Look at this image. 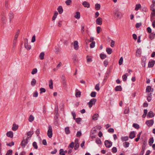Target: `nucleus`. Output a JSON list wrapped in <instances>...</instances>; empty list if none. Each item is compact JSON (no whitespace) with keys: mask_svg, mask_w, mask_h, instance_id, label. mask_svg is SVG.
<instances>
[{"mask_svg":"<svg viewBox=\"0 0 155 155\" xmlns=\"http://www.w3.org/2000/svg\"><path fill=\"white\" fill-rule=\"evenodd\" d=\"M114 14L115 17L117 18H120L122 16L121 12L118 8L115 9L114 12Z\"/></svg>","mask_w":155,"mask_h":155,"instance_id":"obj_1","label":"nucleus"},{"mask_svg":"<svg viewBox=\"0 0 155 155\" xmlns=\"http://www.w3.org/2000/svg\"><path fill=\"white\" fill-rule=\"evenodd\" d=\"M48 128L47 135L49 138H51L52 137L53 135L52 129L51 126H49Z\"/></svg>","mask_w":155,"mask_h":155,"instance_id":"obj_2","label":"nucleus"},{"mask_svg":"<svg viewBox=\"0 0 155 155\" xmlns=\"http://www.w3.org/2000/svg\"><path fill=\"white\" fill-rule=\"evenodd\" d=\"M97 100L95 98L92 99L88 103L89 107L91 108L93 105L95 104V102H96Z\"/></svg>","mask_w":155,"mask_h":155,"instance_id":"obj_3","label":"nucleus"},{"mask_svg":"<svg viewBox=\"0 0 155 155\" xmlns=\"http://www.w3.org/2000/svg\"><path fill=\"white\" fill-rule=\"evenodd\" d=\"M28 39H25L24 41V45L25 48L28 50H29L31 48V46L30 45H28Z\"/></svg>","mask_w":155,"mask_h":155,"instance_id":"obj_4","label":"nucleus"},{"mask_svg":"<svg viewBox=\"0 0 155 155\" xmlns=\"http://www.w3.org/2000/svg\"><path fill=\"white\" fill-rule=\"evenodd\" d=\"M73 46L75 50H78L79 48L78 43L77 41H75L74 42Z\"/></svg>","mask_w":155,"mask_h":155,"instance_id":"obj_5","label":"nucleus"},{"mask_svg":"<svg viewBox=\"0 0 155 155\" xmlns=\"http://www.w3.org/2000/svg\"><path fill=\"white\" fill-rule=\"evenodd\" d=\"M96 23L97 25H101L102 23V19L101 17L98 18L96 20Z\"/></svg>","mask_w":155,"mask_h":155,"instance_id":"obj_6","label":"nucleus"},{"mask_svg":"<svg viewBox=\"0 0 155 155\" xmlns=\"http://www.w3.org/2000/svg\"><path fill=\"white\" fill-rule=\"evenodd\" d=\"M104 144L106 147H110L112 145V143L108 140H106L105 141Z\"/></svg>","mask_w":155,"mask_h":155,"instance_id":"obj_7","label":"nucleus"},{"mask_svg":"<svg viewBox=\"0 0 155 155\" xmlns=\"http://www.w3.org/2000/svg\"><path fill=\"white\" fill-rule=\"evenodd\" d=\"M19 31H17L15 35L14 38L13 40V44L14 45L15 44L16 42V41L19 35Z\"/></svg>","mask_w":155,"mask_h":155,"instance_id":"obj_8","label":"nucleus"},{"mask_svg":"<svg viewBox=\"0 0 155 155\" xmlns=\"http://www.w3.org/2000/svg\"><path fill=\"white\" fill-rule=\"evenodd\" d=\"M153 123L154 121L153 120H147L146 122L147 125L148 127L151 126L153 124Z\"/></svg>","mask_w":155,"mask_h":155,"instance_id":"obj_9","label":"nucleus"},{"mask_svg":"<svg viewBox=\"0 0 155 155\" xmlns=\"http://www.w3.org/2000/svg\"><path fill=\"white\" fill-rule=\"evenodd\" d=\"M6 135L8 137L12 138L13 136V133L12 131H9L7 133Z\"/></svg>","mask_w":155,"mask_h":155,"instance_id":"obj_10","label":"nucleus"},{"mask_svg":"<svg viewBox=\"0 0 155 155\" xmlns=\"http://www.w3.org/2000/svg\"><path fill=\"white\" fill-rule=\"evenodd\" d=\"M82 5L84 7L89 8L90 7V5L89 3L86 1H84L82 3Z\"/></svg>","mask_w":155,"mask_h":155,"instance_id":"obj_11","label":"nucleus"},{"mask_svg":"<svg viewBox=\"0 0 155 155\" xmlns=\"http://www.w3.org/2000/svg\"><path fill=\"white\" fill-rule=\"evenodd\" d=\"M57 10L59 14H62L63 11L62 6H59L57 8Z\"/></svg>","mask_w":155,"mask_h":155,"instance_id":"obj_12","label":"nucleus"},{"mask_svg":"<svg viewBox=\"0 0 155 155\" xmlns=\"http://www.w3.org/2000/svg\"><path fill=\"white\" fill-rule=\"evenodd\" d=\"M155 63V61L154 60H152L151 61H150L148 64L149 67L151 68L153 67Z\"/></svg>","mask_w":155,"mask_h":155,"instance_id":"obj_13","label":"nucleus"},{"mask_svg":"<svg viewBox=\"0 0 155 155\" xmlns=\"http://www.w3.org/2000/svg\"><path fill=\"white\" fill-rule=\"evenodd\" d=\"M18 125H17L15 124H14L12 125V129L14 131H16L18 129Z\"/></svg>","mask_w":155,"mask_h":155,"instance_id":"obj_14","label":"nucleus"},{"mask_svg":"<svg viewBox=\"0 0 155 155\" xmlns=\"http://www.w3.org/2000/svg\"><path fill=\"white\" fill-rule=\"evenodd\" d=\"M33 134V131H30L28 132L27 133V139H28L29 138L31 137Z\"/></svg>","mask_w":155,"mask_h":155,"instance_id":"obj_15","label":"nucleus"},{"mask_svg":"<svg viewBox=\"0 0 155 155\" xmlns=\"http://www.w3.org/2000/svg\"><path fill=\"white\" fill-rule=\"evenodd\" d=\"M28 139L27 138L26 139V140H23L21 143V145L22 146L24 147H25V146L28 143Z\"/></svg>","mask_w":155,"mask_h":155,"instance_id":"obj_16","label":"nucleus"},{"mask_svg":"<svg viewBox=\"0 0 155 155\" xmlns=\"http://www.w3.org/2000/svg\"><path fill=\"white\" fill-rule=\"evenodd\" d=\"M80 13L79 12H75L74 17L77 19H79L80 17Z\"/></svg>","mask_w":155,"mask_h":155,"instance_id":"obj_17","label":"nucleus"},{"mask_svg":"<svg viewBox=\"0 0 155 155\" xmlns=\"http://www.w3.org/2000/svg\"><path fill=\"white\" fill-rule=\"evenodd\" d=\"M87 62L89 63L92 61V57L91 56L87 55L86 57Z\"/></svg>","mask_w":155,"mask_h":155,"instance_id":"obj_18","label":"nucleus"},{"mask_svg":"<svg viewBox=\"0 0 155 155\" xmlns=\"http://www.w3.org/2000/svg\"><path fill=\"white\" fill-rule=\"evenodd\" d=\"M153 89L151 88V86H147L146 89V92H150L153 91Z\"/></svg>","mask_w":155,"mask_h":155,"instance_id":"obj_19","label":"nucleus"},{"mask_svg":"<svg viewBox=\"0 0 155 155\" xmlns=\"http://www.w3.org/2000/svg\"><path fill=\"white\" fill-rule=\"evenodd\" d=\"M129 138L130 139H133L135 137V134L134 131L131 132L129 135Z\"/></svg>","mask_w":155,"mask_h":155,"instance_id":"obj_20","label":"nucleus"},{"mask_svg":"<svg viewBox=\"0 0 155 155\" xmlns=\"http://www.w3.org/2000/svg\"><path fill=\"white\" fill-rule=\"evenodd\" d=\"M141 54V51L140 49H138L137 50L136 52V55L138 57H140Z\"/></svg>","mask_w":155,"mask_h":155,"instance_id":"obj_21","label":"nucleus"},{"mask_svg":"<svg viewBox=\"0 0 155 155\" xmlns=\"http://www.w3.org/2000/svg\"><path fill=\"white\" fill-rule=\"evenodd\" d=\"M99 115L97 114H95L93 115L92 117V119L94 120H96L98 119Z\"/></svg>","mask_w":155,"mask_h":155,"instance_id":"obj_22","label":"nucleus"},{"mask_svg":"<svg viewBox=\"0 0 155 155\" xmlns=\"http://www.w3.org/2000/svg\"><path fill=\"white\" fill-rule=\"evenodd\" d=\"M154 114L152 111H150L147 114V116L150 118L153 117L154 116Z\"/></svg>","mask_w":155,"mask_h":155,"instance_id":"obj_23","label":"nucleus"},{"mask_svg":"<svg viewBox=\"0 0 155 155\" xmlns=\"http://www.w3.org/2000/svg\"><path fill=\"white\" fill-rule=\"evenodd\" d=\"M78 140L77 139H76L75 141V142L76 143V145L74 147V149L75 150L77 149L79 146V144L78 143Z\"/></svg>","mask_w":155,"mask_h":155,"instance_id":"obj_24","label":"nucleus"},{"mask_svg":"<svg viewBox=\"0 0 155 155\" xmlns=\"http://www.w3.org/2000/svg\"><path fill=\"white\" fill-rule=\"evenodd\" d=\"M58 15V12L56 11H55L54 13V15L52 18V20H54L57 18Z\"/></svg>","mask_w":155,"mask_h":155,"instance_id":"obj_25","label":"nucleus"},{"mask_svg":"<svg viewBox=\"0 0 155 155\" xmlns=\"http://www.w3.org/2000/svg\"><path fill=\"white\" fill-rule=\"evenodd\" d=\"M45 53L44 52H41L39 56V57L41 60H43L44 58Z\"/></svg>","mask_w":155,"mask_h":155,"instance_id":"obj_26","label":"nucleus"},{"mask_svg":"<svg viewBox=\"0 0 155 155\" xmlns=\"http://www.w3.org/2000/svg\"><path fill=\"white\" fill-rule=\"evenodd\" d=\"M106 51L109 54H111L112 52V49L110 48H107L106 49Z\"/></svg>","mask_w":155,"mask_h":155,"instance_id":"obj_27","label":"nucleus"},{"mask_svg":"<svg viewBox=\"0 0 155 155\" xmlns=\"http://www.w3.org/2000/svg\"><path fill=\"white\" fill-rule=\"evenodd\" d=\"M141 7V5L140 4H137L136 5V6L135 8V11L138 10Z\"/></svg>","mask_w":155,"mask_h":155,"instance_id":"obj_28","label":"nucleus"},{"mask_svg":"<svg viewBox=\"0 0 155 155\" xmlns=\"http://www.w3.org/2000/svg\"><path fill=\"white\" fill-rule=\"evenodd\" d=\"M53 84L52 80H50L49 81V86L50 88L51 89H52L53 88Z\"/></svg>","mask_w":155,"mask_h":155,"instance_id":"obj_29","label":"nucleus"},{"mask_svg":"<svg viewBox=\"0 0 155 155\" xmlns=\"http://www.w3.org/2000/svg\"><path fill=\"white\" fill-rule=\"evenodd\" d=\"M127 73H126L122 76V78L123 79V80L124 81H126L127 79Z\"/></svg>","mask_w":155,"mask_h":155,"instance_id":"obj_30","label":"nucleus"},{"mask_svg":"<svg viewBox=\"0 0 155 155\" xmlns=\"http://www.w3.org/2000/svg\"><path fill=\"white\" fill-rule=\"evenodd\" d=\"M14 15L11 12L9 13L8 15V18L10 20V21H11L14 18Z\"/></svg>","mask_w":155,"mask_h":155,"instance_id":"obj_31","label":"nucleus"},{"mask_svg":"<svg viewBox=\"0 0 155 155\" xmlns=\"http://www.w3.org/2000/svg\"><path fill=\"white\" fill-rule=\"evenodd\" d=\"M36 83V81L35 79H33L31 82V85L32 86H35Z\"/></svg>","mask_w":155,"mask_h":155,"instance_id":"obj_32","label":"nucleus"},{"mask_svg":"<svg viewBox=\"0 0 155 155\" xmlns=\"http://www.w3.org/2000/svg\"><path fill=\"white\" fill-rule=\"evenodd\" d=\"M100 56L102 59H104L107 58V55L104 54H100Z\"/></svg>","mask_w":155,"mask_h":155,"instance_id":"obj_33","label":"nucleus"},{"mask_svg":"<svg viewBox=\"0 0 155 155\" xmlns=\"http://www.w3.org/2000/svg\"><path fill=\"white\" fill-rule=\"evenodd\" d=\"M115 90L116 91H121L122 90V87L120 86H117L115 88Z\"/></svg>","mask_w":155,"mask_h":155,"instance_id":"obj_34","label":"nucleus"},{"mask_svg":"<svg viewBox=\"0 0 155 155\" xmlns=\"http://www.w3.org/2000/svg\"><path fill=\"white\" fill-rule=\"evenodd\" d=\"M72 3L71 0H67L65 2V3L67 5H70Z\"/></svg>","mask_w":155,"mask_h":155,"instance_id":"obj_35","label":"nucleus"},{"mask_svg":"<svg viewBox=\"0 0 155 155\" xmlns=\"http://www.w3.org/2000/svg\"><path fill=\"white\" fill-rule=\"evenodd\" d=\"M123 61V58L122 57H121L119 61V64L120 65H121L122 64Z\"/></svg>","mask_w":155,"mask_h":155,"instance_id":"obj_36","label":"nucleus"},{"mask_svg":"<svg viewBox=\"0 0 155 155\" xmlns=\"http://www.w3.org/2000/svg\"><path fill=\"white\" fill-rule=\"evenodd\" d=\"M101 6L99 4H96L95 5V8L96 10H99L100 9Z\"/></svg>","mask_w":155,"mask_h":155,"instance_id":"obj_37","label":"nucleus"},{"mask_svg":"<svg viewBox=\"0 0 155 155\" xmlns=\"http://www.w3.org/2000/svg\"><path fill=\"white\" fill-rule=\"evenodd\" d=\"M100 84L98 83L97 84L95 87V89L97 91H99L100 90Z\"/></svg>","mask_w":155,"mask_h":155,"instance_id":"obj_38","label":"nucleus"},{"mask_svg":"<svg viewBox=\"0 0 155 155\" xmlns=\"http://www.w3.org/2000/svg\"><path fill=\"white\" fill-rule=\"evenodd\" d=\"M37 71L38 70L36 68H34L32 70L31 73L33 75L34 74L37 73Z\"/></svg>","mask_w":155,"mask_h":155,"instance_id":"obj_39","label":"nucleus"},{"mask_svg":"<svg viewBox=\"0 0 155 155\" xmlns=\"http://www.w3.org/2000/svg\"><path fill=\"white\" fill-rule=\"evenodd\" d=\"M155 36V34L152 33L150 35V38L151 40H152L154 38Z\"/></svg>","mask_w":155,"mask_h":155,"instance_id":"obj_40","label":"nucleus"},{"mask_svg":"<svg viewBox=\"0 0 155 155\" xmlns=\"http://www.w3.org/2000/svg\"><path fill=\"white\" fill-rule=\"evenodd\" d=\"M96 93L95 91L92 92L90 94L91 96L92 97H96Z\"/></svg>","mask_w":155,"mask_h":155,"instance_id":"obj_41","label":"nucleus"},{"mask_svg":"<svg viewBox=\"0 0 155 155\" xmlns=\"http://www.w3.org/2000/svg\"><path fill=\"white\" fill-rule=\"evenodd\" d=\"M96 30L97 33L98 34H99L100 33V31H101L102 29L100 27L98 26Z\"/></svg>","mask_w":155,"mask_h":155,"instance_id":"obj_42","label":"nucleus"},{"mask_svg":"<svg viewBox=\"0 0 155 155\" xmlns=\"http://www.w3.org/2000/svg\"><path fill=\"white\" fill-rule=\"evenodd\" d=\"M153 138H150L149 141V144L151 146L152 145V144L153 143Z\"/></svg>","mask_w":155,"mask_h":155,"instance_id":"obj_43","label":"nucleus"},{"mask_svg":"<svg viewBox=\"0 0 155 155\" xmlns=\"http://www.w3.org/2000/svg\"><path fill=\"white\" fill-rule=\"evenodd\" d=\"M34 117L32 115H31L29 118L28 120L29 122H32L34 120Z\"/></svg>","mask_w":155,"mask_h":155,"instance_id":"obj_44","label":"nucleus"},{"mask_svg":"<svg viewBox=\"0 0 155 155\" xmlns=\"http://www.w3.org/2000/svg\"><path fill=\"white\" fill-rule=\"evenodd\" d=\"M65 131L67 134H68L70 133V131L68 127H66L65 129Z\"/></svg>","mask_w":155,"mask_h":155,"instance_id":"obj_45","label":"nucleus"},{"mask_svg":"<svg viewBox=\"0 0 155 155\" xmlns=\"http://www.w3.org/2000/svg\"><path fill=\"white\" fill-rule=\"evenodd\" d=\"M128 137L127 136L122 137H121V140L123 141H126L128 140Z\"/></svg>","mask_w":155,"mask_h":155,"instance_id":"obj_46","label":"nucleus"},{"mask_svg":"<svg viewBox=\"0 0 155 155\" xmlns=\"http://www.w3.org/2000/svg\"><path fill=\"white\" fill-rule=\"evenodd\" d=\"M97 130L95 128H94L91 130V133L92 134H95Z\"/></svg>","mask_w":155,"mask_h":155,"instance_id":"obj_47","label":"nucleus"},{"mask_svg":"<svg viewBox=\"0 0 155 155\" xmlns=\"http://www.w3.org/2000/svg\"><path fill=\"white\" fill-rule=\"evenodd\" d=\"M147 99L148 101L150 102L151 101L152 99V96L151 94H150L148 95Z\"/></svg>","mask_w":155,"mask_h":155,"instance_id":"obj_48","label":"nucleus"},{"mask_svg":"<svg viewBox=\"0 0 155 155\" xmlns=\"http://www.w3.org/2000/svg\"><path fill=\"white\" fill-rule=\"evenodd\" d=\"M81 95V92L80 91H77L76 93V97H80Z\"/></svg>","mask_w":155,"mask_h":155,"instance_id":"obj_49","label":"nucleus"},{"mask_svg":"<svg viewBox=\"0 0 155 155\" xmlns=\"http://www.w3.org/2000/svg\"><path fill=\"white\" fill-rule=\"evenodd\" d=\"M95 43L94 41H92L91 43L90 44V47L91 48H92L94 47Z\"/></svg>","mask_w":155,"mask_h":155,"instance_id":"obj_50","label":"nucleus"},{"mask_svg":"<svg viewBox=\"0 0 155 155\" xmlns=\"http://www.w3.org/2000/svg\"><path fill=\"white\" fill-rule=\"evenodd\" d=\"M129 107L125 109L124 111V114H127L129 113Z\"/></svg>","mask_w":155,"mask_h":155,"instance_id":"obj_51","label":"nucleus"},{"mask_svg":"<svg viewBox=\"0 0 155 155\" xmlns=\"http://www.w3.org/2000/svg\"><path fill=\"white\" fill-rule=\"evenodd\" d=\"M12 151L11 150H8L6 153V155H12Z\"/></svg>","mask_w":155,"mask_h":155,"instance_id":"obj_52","label":"nucleus"},{"mask_svg":"<svg viewBox=\"0 0 155 155\" xmlns=\"http://www.w3.org/2000/svg\"><path fill=\"white\" fill-rule=\"evenodd\" d=\"M33 146L35 149H37L38 148V146L36 142H33Z\"/></svg>","mask_w":155,"mask_h":155,"instance_id":"obj_53","label":"nucleus"},{"mask_svg":"<svg viewBox=\"0 0 155 155\" xmlns=\"http://www.w3.org/2000/svg\"><path fill=\"white\" fill-rule=\"evenodd\" d=\"M40 93L41 94L42 92H45L46 91L45 89L43 88H41L40 89Z\"/></svg>","mask_w":155,"mask_h":155,"instance_id":"obj_54","label":"nucleus"},{"mask_svg":"<svg viewBox=\"0 0 155 155\" xmlns=\"http://www.w3.org/2000/svg\"><path fill=\"white\" fill-rule=\"evenodd\" d=\"M96 143L98 144H101V140L99 139H97L96 140Z\"/></svg>","mask_w":155,"mask_h":155,"instance_id":"obj_55","label":"nucleus"},{"mask_svg":"<svg viewBox=\"0 0 155 155\" xmlns=\"http://www.w3.org/2000/svg\"><path fill=\"white\" fill-rule=\"evenodd\" d=\"M124 146L125 147H128L129 144V143L128 142H125L124 143Z\"/></svg>","mask_w":155,"mask_h":155,"instance_id":"obj_56","label":"nucleus"},{"mask_svg":"<svg viewBox=\"0 0 155 155\" xmlns=\"http://www.w3.org/2000/svg\"><path fill=\"white\" fill-rule=\"evenodd\" d=\"M133 126L136 129H138L139 128V125L137 124H133Z\"/></svg>","mask_w":155,"mask_h":155,"instance_id":"obj_57","label":"nucleus"},{"mask_svg":"<svg viewBox=\"0 0 155 155\" xmlns=\"http://www.w3.org/2000/svg\"><path fill=\"white\" fill-rule=\"evenodd\" d=\"M64 151L63 149H61L60 150V154L61 155H65V154L64 153Z\"/></svg>","mask_w":155,"mask_h":155,"instance_id":"obj_58","label":"nucleus"},{"mask_svg":"<svg viewBox=\"0 0 155 155\" xmlns=\"http://www.w3.org/2000/svg\"><path fill=\"white\" fill-rule=\"evenodd\" d=\"M108 62L107 60H105L104 61V64L105 67H107V66L108 65Z\"/></svg>","mask_w":155,"mask_h":155,"instance_id":"obj_59","label":"nucleus"},{"mask_svg":"<svg viewBox=\"0 0 155 155\" xmlns=\"http://www.w3.org/2000/svg\"><path fill=\"white\" fill-rule=\"evenodd\" d=\"M74 147V143L73 142H71L69 146L68 147L69 148H72Z\"/></svg>","mask_w":155,"mask_h":155,"instance_id":"obj_60","label":"nucleus"},{"mask_svg":"<svg viewBox=\"0 0 155 155\" xmlns=\"http://www.w3.org/2000/svg\"><path fill=\"white\" fill-rule=\"evenodd\" d=\"M117 151V149L116 147H114L112 149V152L114 153H115Z\"/></svg>","mask_w":155,"mask_h":155,"instance_id":"obj_61","label":"nucleus"},{"mask_svg":"<svg viewBox=\"0 0 155 155\" xmlns=\"http://www.w3.org/2000/svg\"><path fill=\"white\" fill-rule=\"evenodd\" d=\"M14 142H12L10 143H7V145L8 146H12L13 145H14Z\"/></svg>","mask_w":155,"mask_h":155,"instance_id":"obj_62","label":"nucleus"},{"mask_svg":"<svg viewBox=\"0 0 155 155\" xmlns=\"http://www.w3.org/2000/svg\"><path fill=\"white\" fill-rule=\"evenodd\" d=\"M62 21H60L58 22V26L60 27L62 26Z\"/></svg>","mask_w":155,"mask_h":155,"instance_id":"obj_63","label":"nucleus"},{"mask_svg":"<svg viewBox=\"0 0 155 155\" xmlns=\"http://www.w3.org/2000/svg\"><path fill=\"white\" fill-rule=\"evenodd\" d=\"M152 11L151 12V15L153 16H155V9H153L151 10Z\"/></svg>","mask_w":155,"mask_h":155,"instance_id":"obj_64","label":"nucleus"}]
</instances>
